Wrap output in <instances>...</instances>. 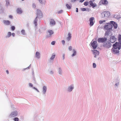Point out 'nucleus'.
<instances>
[{"mask_svg": "<svg viewBox=\"0 0 121 121\" xmlns=\"http://www.w3.org/2000/svg\"><path fill=\"white\" fill-rule=\"evenodd\" d=\"M113 27L112 25L110 23H106L104 27V29L107 30L105 33V35L106 36H108L109 34H112L111 31L113 30L112 29Z\"/></svg>", "mask_w": 121, "mask_h": 121, "instance_id": "nucleus-1", "label": "nucleus"}, {"mask_svg": "<svg viewBox=\"0 0 121 121\" xmlns=\"http://www.w3.org/2000/svg\"><path fill=\"white\" fill-rule=\"evenodd\" d=\"M113 48L111 49L112 52L114 54L118 53L119 52V50L120 48L119 47L118 43L117 42L116 43L113 45Z\"/></svg>", "mask_w": 121, "mask_h": 121, "instance_id": "nucleus-2", "label": "nucleus"}, {"mask_svg": "<svg viewBox=\"0 0 121 121\" xmlns=\"http://www.w3.org/2000/svg\"><path fill=\"white\" fill-rule=\"evenodd\" d=\"M37 17L34 21V23L36 26L37 25V18H41L42 16V14L41 11L39 9L37 10Z\"/></svg>", "mask_w": 121, "mask_h": 121, "instance_id": "nucleus-3", "label": "nucleus"}, {"mask_svg": "<svg viewBox=\"0 0 121 121\" xmlns=\"http://www.w3.org/2000/svg\"><path fill=\"white\" fill-rule=\"evenodd\" d=\"M110 15V13L108 12H104L101 13V17L102 18L108 17Z\"/></svg>", "mask_w": 121, "mask_h": 121, "instance_id": "nucleus-4", "label": "nucleus"}, {"mask_svg": "<svg viewBox=\"0 0 121 121\" xmlns=\"http://www.w3.org/2000/svg\"><path fill=\"white\" fill-rule=\"evenodd\" d=\"M108 2L107 0H101L99 3V4L100 5L102 4L106 5L108 4Z\"/></svg>", "mask_w": 121, "mask_h": 121, "instance_id": "nucleus-5", "label": "nucleus"}, {"mask_svg": "<svg viewBox=\"0 0 121 121\" xmlns=\"http://www.w3.org/2000/svg\"><path fill=\"white\" fill-rule=\"evenodd\" d=\"M103 46L107 48H109L112 46L111 44L108 42L106 43H104L103 44Z\"/></svg>", "mask_w": 121, "mask_h": 121, "instance_id": "nucleus-6", "label": "nucleus"}, {"mask_svg": "<svg viewBox=\"0 0 121 121\" xmlns=\"http://www.w3.org/2000/svg\"><path fill=\"white\" fill-rule=\"evenodd\" d=\"M91 45L93 49H95L97 47V42L95 41H92L91 43Z\"/></svg>", "mask_w": 121, "mask_h": 121, "instance_id": "nucleus-7", "label": "nucleus"}, {"mask_svg": "<svg viewBox=\"0 0 121 121\" xmlns=\"http://www.w3.org/2000/svg\"><path fill=\"white\" fill-rule=\"evenodd\" d=\"M107 40L106 38H99L98 39L97 41L99 43H103Z\"/></svg>", "mask_w": 121, "mask_h": 121, "instance_id": "nucleus-8", "label": "nucleus"}, {"mask_svg": "<svg viewBox=\"0 0 121 121\" xmlns=\"http://www.w3.org/2000/svg\"><path fill=\"white\" fill-rule=\"evenodd\" d=\"M17 115V111H15L12 112L9 115V117L11 118L16 116Z\"/></svg>", "mask_w": 121, "mask_h": 121, "instance_id": "nucleus-9", "label": "nucleus"}, {"mask_svg": "<svg viewBox=\"0 0 121 121\" xmlns=\"http://www.w3.org/2000/svg\"><path fill=\"white\" fill-rule=\"evenodd\" d=\"M116 39L115 38L114 36H111L110 38V41L112 43H114L116 41Z\"/></svg>", "mask_w": 121, "mask_h": 121, "instance_id": "nucleus-10", "label": "nucleus"}, {"mask_svg": "<svg viewBox=\"0 0 121 121\" xmlns=\"http://www.w3.org/2000/svg\"><path fill=\"white\" fill-rule=\"evenodd\" d=\"M94 20V18L92 17L90 18V25L91 26H92L94 24L93 21Z\"/></svg>", "mask_w": 121, "mask_h": 121, "instance_id": "nucleus-11", "label": "nucleus"}, {"mask_svg": "<svg viewBox=\"0 0 121 121\" xmlns=\"http://www.w3.org/2000/svg\"><path fill=\"white\" fill-rule=\"evenodd\" d=\"M89 3L90 5L93 8L97 6V4L95 3L94 4L93 3L92 1H90Z\"/></svg>", "mask_w": 121, "mask_h": 121, "instance_id": "nucleus-12", "label": "nucleus"}, {"mask_svg": "<svg viewBox=\"0 0 121 121\" xmlns=\"http://www.w3.org/2000/svg\"><path fill=\"white\" fill-rule=\"evenodd\" d=\"M110 23L113 26L115 29H116L117 27V25L115 22L113 21H111Z\"/></svg>", "mask_w": 121, "mask_h": 121, "instance_id": "nucleus-13", "label": "nucleus"}, {"mask_svg": "<svg viewBox=\"0 0 121 121\" xmlns=\"http://www.w3.org/2000/svg\"><path fill=\"white\" fill-rule=\"evenodd\" d=\"M93 54L94 56V57H96L97 56H98L99 54V52L96 50H94L93 51Z\"/></svg>", "mask_w": 121, "mask_h": 121, "instance_id": "nucleus-14", "label": "nucleus"}, {"mask_svg": "<svg viewBox=\"0 0 121 121\" xmlns=\"http://www.w3.org/2000/svg\"><path fill=\"white\" fill-rule=\"evenodd\" d=\"M50 24L51 25H54L55 24V22L53 19H51L50 20Z\"/></svg>", "mask_w": 121, "mask_h": 121, "instance_id": "nucleus-15", "label": "nucleus"}, {"mask_svg": "<svg viewBox=\"0 0 121 121\" xmlns=\"http://www.w3.org/2000/svg\"><path fill=\"white\" fill-rule=\"evenodd\" d=\"M3 22L4 24L6 25H9L10 23V22L8 20H4Z\"/></svg>", "mask_w": 121, "mask_h": 121, "instance_id": "nucleus-16", "label": "nucleus"}, {"mask_svg": "<svg viewBox=\"0 0 121 121\" xmlns=\"http://www.w3.org/2000/svg\"><path fill=\"white\" fill-rule=\"evenodd\" d=\"M53 31L52 30H48V32H47V34L48 35H49L50 36L51 35H52L53 34Z\"/></svg>", "mask_w": 121, "mask_h": 121, "instance_id": "nucleus-17", "label": "nucleus"}, {"mask_svg": "<svg viewBox=\"0 0 121 121\" xmlns=\"http://www.w3.org/2000/svg\"><path fill=\"white\" fill-rule=\"evenodd\" d=\"M35 56L36 57L39 58L40 57V54L39 52H36L35 54Z\"/></svg>", "mask_w": 121, "mask_h": 121, "instance_id": "nucleus-18", "label": "nucleus"}, {"mask_svg": "<svg viewBox=\"0 0 121 121\" xmlns=\"http://www.w3.org/2000/svg\"><path fill=\"white\" fill-rule=\"evenodd\" d=\"M39 2L42 4H45L46 3L45 0H38Z\"/></svg>", "mask_w": 121, "mask_h": 121, "instance_id": "nucleus-19", "label": "nucleus"}, {"mask_svg": "<svg viewBox=\"0 0 121 121\" xmlns=\"http://www.w3.org/2000/svg\"><path fill=\"white\" fill-rule=\"evenodd\" d=\"M68 37L67 38V39L68 41H69L71 38V35L70 33H69L68 34Z\"/></svg>", "mask_w": 121, "mask_h": 121, "instance_id": "nucleus-20", "label": "nucleus"}, {"mask_svg": "<svg viewBox=\"0 0 121 121\" xmlns=\"http://www.w3.org/2000/svg\"><path fill=\"white\" fill-rule=\"evenodd\" d=\"M17 11L18 13L21 14L22 12L21 9L20 8H18L17 9Z\"/></svg>", "mask_w": 121, "mask_h": 121, "instance_id": "nucleus-21", "label": "nucleus"}, {"mask_svg": "<svg viewBox=\"0 0 121 121\" xmlns=\"http://www.w3.org/2000/svg\"><path fill=\"white\" fill-rule=\"evenodd\" d=\"M66 6L67 8L69 9H70L71 8L72 5L71 4H66Z\"/></svg>", "mask_w": 121, "mask_h": 121, "instance_id": "nucleus-22", "label": "nucleus"}, {"mask_svg": "<svg viewBox=\"0 0 121 121\" xmlns=\"http://www.w3.org/2000/svg\"><path fill=\"white\" fill-rule=\"evenodd\" d=\"M46 90L47 88L46 86H44L43 88V92L44 94L46 92Z\"/></svg>", "mask_w": 121, "mask_h": 121, "instance_id": "nucleus-23", "label": "nucleus"}, {"mask_svg": "<svg viewBox=\"0 0 121 121\" xmlns=\"http://www.w3.org/2000/svg\"><path fill=\"white\" fill-rule=\"evenodd\" d=\"M74 87L72 86H70L68 89V90L69 91H71L72 89H73Z\"/></svg>", "mask_w": 121, "mask_h": 121, "instance_id": "nucleus-24", "label": "nucleus"}, {"mask_svg": "<svg viewBox=\"0 0 121 121\" xmlns=\"http://www.w3.org/2000/svg\"><path fill=\"white\" fill-rule=\"evenodd\" d=\"M118 40L119 41L118 43H121V35H119L118 37Z\"/></svg>", "mask_w": 121, "mask_h": 121, "instance_id": "nucleus-25", "label": "nucleus"}, {"mask_svg": "<svg viewBox=\"0 0 121 121\" xmlns=\"http://www.w3.org/2000/svg\"><path fill=\"white\" fill-rule=\"evenodd\" d=\"M73 53L72 55V56H75V55H76V51L73 49Z\"/></svg>", "mask_w": 121, "mask_h": 121, "instance_id": "nucleus-26", "label": "nucleus"}, {"mask_svg": "<svg viewBox=\"0 0 121 121\" xmlns=\"http://www.w3.org/2000/svg\"><path fill=\"white\" fill-rule=\"evenodd\" d=\"M55 54H53L52 56L51 57L50 59L51 60H53V59L55 58Z\"/></svg>", "mask_w": 121, "mask_h": 121, "instance_id": "nucleus-27", "label": "nucleus"}, {"mask_svg": "<svg viewBox=\"0 0 121 121\" xmlns=\"http://www.w3.org/2000/svg\"><path fill=\"white\" fill-rule=\"evenodd\" d=\"M6 6H8L9 4V2L8 0H6Z\"/></svg>", "mask_w": 121, "mask_h": 121, "instance_id": "nucleus-28", "label": "nucleus"}, {"mask_svg": "<svg viewBox=\"0 0 121 121\" xmlns=\"http://www.w3.org/2000/svg\"><path fill=\"white\" fill-rule=\"evenodd\" d=\"M11 35V33L10 32H9L8 33V37H10Z\"/></svg>", "mask_w": 121, "mask_h": 121, "instance_id": "nucleus-29", "label": "nucleus"}, {"mask_svg": "<svg viewBox=\"0 0 121 121\" xmlns=\"http://www.w3.org/2000/svg\"><path fill=\"white\" fill-rule=\"evenodd\" d=\"M89 2H86L84 3V5L85 6H87Z\"/></svg>", "mask_w": 121, "mask_h": 121, "instance_id": "nucleus-30", "label": "nucleus"}, {"mask_svg": "<svg viewBox=\"0 0 121 121\" xmlns=\"http://www.w3.org/2000/svg\"><path fill=\"white\" fill-rule=\"evenodd\" d=\"M21 32L23 35H25V30H22L21 31Z\"/></svg>", "mask_w": 121, "mask_h": 121, "instance_id": "nucleus-31", "label": "nucleus"}, {"mask_svg": "<svg viewBox=\"0 0 121 121\" xmlns=\"http://www.w3.org/2000/svg\"><path fill=\"white\" fill-rule=\"evenodd\" d=\"M105 22V20L103 21H99V23L101 24H102Z\"/></svg>", "mask_w": 121, "mask_h": 121, "instance_id": "nucleus-32", "label": "nucleus"}, {"mask_svg": "<svg viewBox=\"0 0 121 121\" xmlns=\"http://www.w3.org/2000/svg\"><path fill=\"white\" fill-rule=\"evenodd\" d=\"M11 30H14L15 29V27L14 26H12L11 27Z\"/></svg>", "mask_w": 121, "mask_h": 121, "instance_id": "nucleus-33", "label": "nucleus"}, {"mask_svg": "<svg viewBox=\"0 0 121 121\" xmlns=\"http://www.w3.org/2000/svg\"><path fill=\"white\" fill-rule=\"evenodd\" d=\"M14 120L15 121H18L19 119L17 117H15L14 119Z\"/></svg>", "mask_w": 121, "mask_h": 121, "instance_id": "nucleus-34", "label": "nucleus"}, {"mask_svg": "<svg viewBox=\"0 0 121 121\" xmlns=\"http://www.w3.org/2000/svg\"><path fill=\"white\" fill-rule=\"evenodd\" d=\"M55 43V41H52L51 43V44L52 45H54Z\"/></svg>", "mask_w": 121, "mask_h": 121, "instance_id": "nucleus-35", "label": "nucleus"}, {"mask_svg": "<svg viewBox=\"0 0 121 121\" xmlns=\"http://www.w3.org/2000/svg\"><path fill=\"white\" fill-rule=\"evenodd\" d=\"M119 47L120 49L121 48V43H118Z\"/></svg>", "mask_w": 121, "mask_h": 121, "instance_id": "nucleus-36", "label": "nucleus"}, {"mask_svg": "<svg viewBox=\"0 0 121 121\" xmlns=\"http://www.w3.org/2000/svg\"><path fill=\"white\" fill-rule=\"evenodd\" d=\"M96 64L95 63H93V67L94 68H95L96 67Z\"/></svg>", "mask_w": 121, "mask_h": 121, "instance_id": "nucleus-37", "label": "nucleus"}, {"mask_svg": "<svg viewBox=\"0 0 121 121\" xmlns=\"http://www.w3.org/2000/svg\"><path fill=\"white\" fill-rule=\"evenodd\" d=\"M72 47L71 46H70L69 47V50L70 51H71L72 50Z\"/></svg>", "mask_w": 121, "mask_h": 121, "instance_id": "nucleus-38", "label": "nucleus"}, {"mask_svg": "<svg viewBox=\"0 0 121 121\" xmlns=\"http://www.w3.org/2000/svg\"><path fill=\"white\" fill-rule=\"evenodd\" d=\"M82 11H85L86 10V9L85 8H82Z\"/></svg>", "mask_w": 121, "mask_h": 121, "instance_id": "nucleus-39", "label": "nucleus"}, {"mask_svg": "<svg viewBox=\"0 0 121 121\" xmlns=\"http://www.w3.org/2000/svg\"><path fill=\"white\" fill-rule=\"evenodd\" d=\"M29 86L30 87H32L33 86V85L31 83H29Z\"/></svg>", "mask_w": 121, "mask_h": 121, "instance_id": "nucleus-40", "label": "nucleus"}, {"mask_svg": "<svg viewBox=\"0 0 121 121\" xmlns=\"http://www.w3.org/2000/svg\"><path fill=\"white\" fill-rule=\"evenodd\" d=\"M62 43L63 44H64V43H65V41L64 40H63L62 41Z\"/></svg>", "mask_w": 121, "mask_h": 121, "instance_id": "nucleus-41", "label": "nucleus"}, {"mask_svg": "<svg viewBox=\"0 0 121 121\" xmlns=\"http://www.w3.org/2000/svg\"><path fill=\"white\" fill-rule=\"evenodd\" d=\"M85 0H80V2H82L84 1Z\"/></svg>", "mask_w": 121, "mask_h": 121, "instance_id": "nucleus-42", "label": "nucleus"}, {"mask_svg": "<svg viewBox=\"0 0 121 121\" xmlns=\"http://www.w3.org/2000/svg\"><path fill=\"white\" fill-rule=\"evenodd\" d=\"M12 35L13 37H14L15 35V34L14 33H13Z\"/></svg>", "mask_w": 121, "mask_h": 121, "instance_id": "nucleus-43", "label": "nucleus"}, {"mask_svg": "<svg viewBox=\"0 0 121 121\" xmlns=\"http://www.w3.org/2000/svg\"><path fill=\"white\" fill-rule=\"evenodd\" d=\"M9 17L10 18H12V16L11 15H10L9 16Z\"/></svg>", "mask_w": 121, "mask_h": 121, "instance_id": "nucleus-44", "label": "nucleus"}, {"mask_svg": "<svg viewBox=\"0 0 121 121\" xmlns=\"http://www.w3.org/2000/svg\"><path fill=\"white\" fill-rule=\"evenodd\" d=\"M62 12V10H61L60 11H59V13H61Z\"/></svg>", "mask_w": 121, "mask_h": 121, "instance_id": "nucleus-45", "label": "nucleus"}, {"mask_svg": "<svg viewBox=\"0 0 121 121\" xmlns=\"http://www.w3.org/2000/svg\"><path fill=\"white\" fill-rule=\"evenodd\" d=\"M63 59H64L65 58V55L64 54H63Z\"/></svg>", "mask_w": 121, "mask_h": 121, "instance_id": "nucleus-46", "label": "nucleus"}, {"mask_svg": "<svg viewBox=\"0 0 121 121\" xmlns=\"http://www.w3.org/2000/svg\"><path fill=\"white\" fill-rule=\"evenodd\" d=\"M76 12H78V8H76Z\"/></svg>", "mask_w": 121, "mask_h": 121, "instance_id": "nucleus-47", "label": "nucleus"}, {"mask_svg": "<svg viewBox=\"0 0 121 121\" xmlns=\"http://www.w3.org/2000/svg\"><path fill=\"white\" fill-rule=\"evenodd\" d=\"M6 72L7 73V74H9V71L8 70H6Z\"/></svg>", "mask_w": 121, "mask_h": 121, "instance_id": "nucleus-48", "label": "nucleus"}, {"mask_svg": "<svg viewBox=\"0 0 121 121\" xmlns=\"http://www.w3.org/2000/svg\"><path fill=\"white\" fill-rule=\"evenodd\" d=\"M76 0H72L71 1H72V2H73V1L74 2V1H76Z\"/></svg>", "mask_w": 121, "mask_h": 121, "instance_id": "nucleus-49", "label": "nucleus"}, {"mask_svg": "<svg viewBox=\"0 0 121 121\" xmlns=\"http://www.w3.org/2000/svg\"><path fill=\"white\" fill-rule=\"evenodd\" d=\"M33 88L34 89H35V90L37 89L36 88L34 87Z\"/></svg>", "mask_w": 121, "mask_h": 121, "instance_id": "nucleus-50", "label": "nucleus"}, {"mask_svg": "<svg viewBox=\"0 0 121 121\" xmlns=\"http://www.w3.org/2000/svg\"><path fill=\"white\" fill-rule=\"evenodd\" d=\"M36 90L38 92H39V91L37 89Z\"/></svg>", "mask_w": 121, "mask_h": 121, "instance_id": "nucleus-51", "label": "nucleus"}, {"mask_svg": "<svg viewBox=\"0 0 121 121\" xmlns=\"http://www.w3.org/2000/svg\"><path fill=\"white\" fill-rule=\"evenodd\" d=\"M92 1H94L95 0H92Z\"/></svg>", "mask_w": 121, "mask_h": 121, "instance_id": "nucleus-52", "label": "nucleus"}, {"mask_svg": "<svg viewBox=\"0 0 121 121\" xmlns=\"http://www.w3.org/2000/svg\"><path fill=\"white\" fill-rule=\"evenodd\" d=\"M60 71V72L61 71V70L60 69V70H59V71Z\"/></svg>", "mask_w": 121, "mask_h": 121, "instance_id": "nucleus-53", "label": "nucleus"}, {"mask_svg": "<svg viewBox=\"0 0 121 121\" xmlns=\"http://www.w3.org/2000/svg\"><path fill=\"white\" fill-rule=\"evenodd\" d=\"M59 73H60V72H59Z\"/></svg>", "mask_w": 121, "mask_h": 121, "instance_id": "nucleus-54", "label": "nucleus"}]
</instances>
